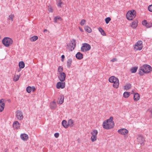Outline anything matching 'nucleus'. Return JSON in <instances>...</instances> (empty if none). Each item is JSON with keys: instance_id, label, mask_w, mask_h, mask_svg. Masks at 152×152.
Listing matches in <instances>:
<instances>
[{"instance_id": "f257e3e1", "label": "nucleus", "mask_w": 152, "mask_h": 152, "mask_svg": "<svg viewBox=\"0 0 152 152\" xmlns=\"http://www.w3.org/2000/svg\"><path fill=\"white\" fill-rule=\"evenodd\" d=\"M113 117H110V118L104 121L102 126L105 129H109L114 127L115 124L113 121Z\"/></svg>"}, {"instance_id": "f03ea898", "label": "nucleus", "mask_w": 152, "mask_h": 152, "mask_svg": "<svg viewBox=\"0 0 152 152\" xmlns=\"http://www.w3.org/2000/svg\"><path fill=\"white\" fill-rule=\"evenodd\" d=\"M109 81L111 83H113V86L114 88H117L119 85V81L118 78L115 76H112L109 79Z\"/></svg>"}, {"instance_id": "7ed1b4c3", "label": "nucleus", "mask_w": 152, "mask_h": 152, "mask_svg": "<svg viewBox=\"0 0 152 152\" xmlns=\"http://www.w3.org/2000/svg\"><path fill=\"white\" fill-rule=\"evenodd\" d=\"M140 69L145 73H148L152 71V68L149 65L145 64L141 67Z\"/></svg>"}, {"instance_id": "20e7f679", "label": "nucleus", "mask_w": 152, "mask_h": 152, "mask_svg": "<svg viewBox=\"0 0 152 152\" xmlns=\"http://www.w3.org/2000/svg\"><path fill=\"white\" fill-rule=\"evenodd\" d=\"M136 15V12L134 10L129 11L126 14V18L129 20H132Z\"/></svg>"}, {"instance_id": "39448f33", "label": "nucleus", "mask_w": 152, "mask_h": 152, "mask_svg": "<svg viewBox=\"0 0 152 152\" xmlns=\"http://www.w3.org/2000/svg\"><path fill=\"white\" fill-rule=\"evenodd\" d=\"M3 44L6 47H8L13 43L12 40L9 37H5L2 40Z\"/></svg>"}, {"instance_id": "423d86ee", "label": "nucleus", "mask_w": 152, "mask_h": 152, "mask_svg": "<svg viewBox=\"0 0 152 152\" xmlns=\"http://www.w3.org/2000/svg\"><path fill=\"white\" fill-rule=\"evenodd\" d=\"M76 45V41L73 39L71 41V43L67 45L66 48L68 49L70 51H72L75 47Z\"/></svg>"}, {"instance_id": "0eeeda50", "label": "nucleus", "mask_w": 152, "mask_h": 152, "mask_svg": "<svg viewBox=\"0 0 152 152\" xmlns=\"http://www.w3.org/2000/svg\"><path fill=\"white\" fill-rule=\"evenodd\" d=\"M91 48V46L89 44L85 43L83 44L81 48V50L83 52H86L90 50Z\"/></svg>"}, {"instance_id": "6e6552de", "label": "nucleus", "mask_w": 152, "mask_h": 152, "mask_svg": "<svg viewBox=\"0 0 152 152\" xmlns=\"http://www.w3.org/2000/svg\"><path fill=\"white\" fill-rule=\"evenodd\" d=\"M142 42L141 41H138L135 45L134 48L136 50H140L142 48Z\"/></svg>"}, {"instance_id": "1a4fd4ad", "label": "nucleus", "mask_w": 152, "mask_h": 152, "mask_svg": "<svg viewBox=\"0 0 152 152\" xmlns=\"http://www.w3.org/2000/svg\"><path fill=\"white\" fill-rule=\"evenodd\" d=\"M16 117L18 120H21L23 119V116L22 112L20 110L16 111Z\"/></svg>"}, {"instance_id": "9d476101", "label": "nucleus", "mask_w": 152, "mask_h": 152, "mask_svg": "<svg viewBox=\"0 0 152 152\" xmlns=\"http://www.w3.org/2000/svg\"><path fill=\"white\" fill-rule=\"evenodd\" d=\"M58 82L56 84V88L58 89L60 88H63L65 86V82Z\"/></svg>"}, {"instance_id": "9b49d317", "label": "nucleus", "mask_w": 152, "mask_h": 152, "mask_svg": "<svg viewBox=\"0 0 152 152\" xmlns=\"http://www.w3.org/2000/svg\"><path fill=\"white\" fill-rule=\"evenodd\" d=\"M58 78L60 80L61 82H64L65 79L66 75L65 73L62 72L60 73Z\"/></svg>"}, {"instance_id": "f8f14e48", "label": "nucleus", "mask_w": 152, "mask_h": 152, "mask_svg": "<svg viewBox=\"0 0 152 152\" xmlns=\"http://www.w3.org/2000/svg\"><path fill=\"white\" fill-rule=\"evenodd\" d=\"M138 142L140 143L141 145L143 144L145 141L144 138L141 135H139L137 137Z\"/></svg>"}, {"instance_id": "ddd939ff", "label": "nucleus", "mask_w": 152, "mask_h": 152, "mask_svg": "<svg viewBox=\"0 0 152 152\" xmlns=\"http://www.w3.org/2000/svg\"><path fill=\"white\" fill-rule=\"evenodd\" d=\"M118 133L122 135H124L127 134L128 132V130L125 129H122L118 130Z\"/></svg>"}, {"instance_id": "4468645a", "label": "nucleus", "mask_w": 152, "mask_h": 152, "mask_svg": "<svg viewBox=\"0 0 152 152\" xmlns=\"http://www.w3.org/2000/svg\"><path fill=\"white\" fill-rule=\"evenodd\" d=\"M2 100H3V99H2L0 100V112H2L4 110L5 104L2 101Z\"/></svg>"}, {"instance_id": "2eb2a0df", "label": "nucleus", "mask_w": 152, "mask_h": 152, "mask_svg": "<svg viewBox=\"0 0 152 152\" xmlns=\"http://www.w3.org/2000/svg\"><path fill=\"white\" fill-rule=\"evenodd\" d=\"M20 137L22 140L24 141L27 140L28 138V135L25 134H21L20 135Z\"/></svg>"}, {"instance_id": "dca6fc26", "label": "nucleus", "mask_w": 152, "mask_h": 152, "mask_svg": "<svg viewBox=\"0 0 152 152\" xmlns=\"http://www.w3.org/2000/svg\"><path fill=\"white\" fill-rule=\"evenodd\" d=\"M83 55L80 52H78L76 55V57L78 59L80 60L83 58Z\"/></svg>"}, {"instance_id": "f3484780", "label": "nucleus", "mask_w": 152, "mask_h": 152, "mask_svg": "<svg viewBox=\"0 0 152 152\" xmlns=\"http://www.w3.org/2000/svg\"><path fill=\"white\" fill-rule=\"evenodd\" d=\"M14 129H18L20 127V124L18 121H15L13 124Z\"/></svg>"}, {"instance_id": "a211bd4d", "label": "nucleus", "mask_w": 152, "mask_h": 152, "mask_svg": "<svg viewBox=\"0 0 152 152\" xmlns=\"http://www.w3.org/2000/svg\"><path fill=\"white\" fill-rule=\"evenodd\" d=\"M134 101H137L140 98V96L138 93H135L134 96Z\"/></svg>"}, {"instance_id": "6ab92c4d", "label": "nucleus", "mask_w": 152, "mask_h": 152, "mask_svg": "<svg viewBox=\"0 0 152 152\" xmlns=\"http://www.w3.org/2000/svg\"><path fill=\"white\" fill-rule=\"evenodd\" d=\"M50 108L52 109H55L56 107V102L53 101L50 103Z\"/></svg>"}, {"instance_id": "aec40b11", "label": "nucleus", "mask_w": 152, "mask_h": 152, "mask_svg": "<svg viewBox=\"0 0 152 152\" xmlns=\"http://www.w3.org/2000/svg\"><path fill=\"white\" fill-rule=\"evenodd\" d=\"M138 21L136 20L133 22L131 25V27L133 28H136L137 26Z\"/></svg>"}, {"instance_id": "412c9836", "label": "nucleus", "mask_w": 152, "mask_h": 152, "mask_svg": "<svg viewBox=\"0 0 152 152\" xmlns=\"http://www.w3.org/2000/svg\"><path fill=\"white\" fill-rule=\"evenodd\" d=\"M68 124L71 127H73L74 125V122L72 119H70L68 121Z\"/></svg>"}, {"instance_id": "4be33fe9", "label": "nucleus", "mask_w": 152, "mask_h": 152, "mask_svg": "<svg viewBox=\"0 0 152 152\" xmlns=\"http://www.w3.org/2000/svg\"><path fill=\"white\" fill-rule=\"evenodd\" d=\"M72 62V59L71 58L68 59L67 61V65L68 68H70L71 66Z\"/></svg>"}, {"instance_id": "5701e85b", "label": "nucleus", "mask_w": 152, "mask_h": 152, "mask_svg": "<svg viewBox=\"0 0 152 152\" xmlns=\"http://www.w3.org/2000/svg\"><path fill=\"white\" fill-rule=\"evenodd\" d=\"M64 96L62 95H61L60 96V100L58 103L60 104H62L64 102Z\"/></svg>"}, {"instance_id": "b1692460", "label": "nucleus", "mask_w": 152, "mask_h": 152, "mask_svg": "<svg viewBox=\"0 0 152 152\" xmlns=\"http://www.w3.org/2000/svg\"><path fill=\"white\" fill-rule=\"evenodd\" d=\"M62 124L63 126L65 128H67L69 126L68 124H67L66 121L65 120H63L62 121Z\"/></svg>"}, {"instance_id": "393cba45", "label": "nucleus", "mask_w": 152, "mask_h": 152, "mask_svg": "<svg viewBox=\"0 0 152 152\" xmlns=\"http://www.w3.org/2000/svg\"><path fill=\"white\" fill-rule=\"evenodd\" d=\"M98 133V132L97 130H94L91 132V134L92 135V136L97 137L96 135Z\"/></svg>"}, {"instance_id": "a878e982", "label": "nucleus", "mask_w": 152, "mask_h": 152, "mask_svg": "<svg viewBox=\"0 0 152 152\" xmlns=\"http://www.w3.org/2000/svg\"><path fill=\"white\" fill-rule=\"evenodd\" d=\"M137 69L138 67H132L130 69V71L132 73H135L137 71Z\"/></svg>"}, {"instance_id": "bb28decb", "label": "nucleus", "mask_w": 152, "mask_h": 152, "mask_svg": "<svg viewBox=\"0 0 152 152\" xmlns=\"http://www.w3.org/2000/svg\"><path fill=\"white\" fill-rule=\"evenodd\" d=\"M19 66L20 68H23L25 67V64L23 61H21L19 62Z\"/></svg>"}, {"instance_id": "cd10ccee", "label": "nucleus", "mask_w": 152, "mask_h": 152, "mask_svg": "<svg viewBox=\"0 0 152 152\" xmlns=\"http://www.w3.org/2000/svg\"><path fill=\"white\" fill-rule=\"evenodd\" d=\"M84 29L88 33H91L92 31V30L91 28L88 26H86L85 27Z\"/></svg>"}, {"instance_id": "c85d7f7f", "label": "nucleus", "mask_w": 152, "mask_h": 152, "mask_svg": "<svg viewBox=\"0 0 152 152\" xmlns=\"http://www.w3.org/2000/svg\"><path fill=\"white\" fill-rule=\"evenodd\" d=\"M38 39V37L37 36H34L30 38V40L31 42H34L36 41L37 39Z\"/></svg>"}, {"instance_id": "c756f323", "label": "nucleus", "mask_w": 152, "mask_h": 152, "mask_svg": "<svg viewBox=\"0 0 152 152\" xmlns=\"http://www.w3.org/2000/svg\"><path fill=\"white\" fill-rule=\"evenodd\" d=\"M130 95V92H125L123 94V96L125 98H128Z\"/></svg>"}, {"instance_id": "7c9ffc66", "label": "nucleus", "mask_w": 152, "mask_h": 152, "mask_svg": "<svg viewBox=\"0 0 152 152\" xmlns=\"http://www.w3.org/2000/svg\"><path fill=\"white\" fill-rule=\"evenodd\" d=\"M99 31L100 32L101 34L103 36L106 35V34L105 33L104 30L102 28H99Z\"/></svg>"}, {"instance_id": "2f4dec72", "label": "nucleus", "mask_w": 152, "mask_h": 152, "mask_svg": "<svg viewBox=\"0 0 152 152\" xmlns=\"http://www.w3.org/2000/svg\"><path fill=\"white\" fill-rule=\"evenodd\" d=\"M20 77V75H15L14 77V80L15 82L19 80Z\"/></svg>"}, {"instance_id": "473e14b6", "label": "nucleus", "mask_w": 152, "mask_h": 152, "mask_svg": "<svg viewBox=\"0 0 152 152\" xmlns=\"http://www.w3.org/2000/svg\"><path fill=\"white\" fill-rule=\"evenodd\" d=\"M131 87V85L130 84H128L125 85L124 86L125 89L127 90L129 89Z\"/></svg>"}, {"instance_id": "72a5a7b5", "label": "nucleus", "mask_w": 152, "mask_h": 152, "mask_svg": "<svg viewBox=\"0 0 152 152\" xmlns=\"http://www.w3.org/2000/svg\"><path fill=\"white\" fill-rule=\"evenodd\" d=\"M31 87L30 86H28L27 87L26 89V91L28 93H29L31 92Z\"/></svg>"}, {"instance_id": "f704fd0d", "label": "nucleus", "mask_w": 152, "mask_h": 152, "mask_svg": "<svg viewBox=\"0 0 152 152\" xmlns=\"http://www.w3.org/2000/svg\"><path fill=\"white\" fill-rule=\"evenodd\" d=\"M63 70V68L62 66H60L58 67V72H60V73H62Z\"/></svg>"}, {"instance_id": "c9c22d12", "label": "nucleus", "mask_w": 152, "mask_h": 152, "mask_svg": "<svg viewBox=\"0 0 152 152\" xmlns=\"http://www.w3.org/2000/svg\"><path fill=\"white\" fill-rule=\"evenodd\" d=\"M97 139V137H95L91 136V140L92 142H94L96 141Z\"/></svg>"}, {"instance_id": "e433bc0d", "label": "nucleus", "mask_w": 152, "mask_h": 152, "mask_svg": "<svg viewBox=\"0 0 152 152\" xmlns=\"http://www.w3.org/2000/svg\"><path fill=\"white\" fill-rule=\"evenodd\" d=\"M14 17V15L11 14L9 16V19L11 20L12 21H13Z\"/></svg>"}, {"instance_id": "4c0bfd02", "label": "nucleus", "mask_w": 152, "mask_h": 152, "mask_svg": "<svg viewBox=\"0 0 152 152\" xmlns=\"http://www.w3.org/2000/svg\"><path fill=\"white\" fill-rule=\"evenodd\" d=\"M111 18L110 17H107L105 18V21L106 22V23L107 24H108L109 22L110 21Z\"/></svg>"}, {"instance_id": "58836bf2", "label": "nucleus", "mask_w": 152, "mask_h": 152, "mask_svg": "<svg viewBox=\"0 0 152 152\" xmlns=\"http://www.w3.org/2000/svg\"><path fill=\"white\" fill-rule=\"evenodd\" d=\"M61 19V18L60 17L57 16L56 17L54 18V22L57 23L58 20H59Z\"/></svg>"}, {"instance_id": "ea45409f", "label": "nucleus", "mask_w": 152, "mask_h": 152, "mask_svg": "<svg viewBox=\"0 0 152 152\" xmlns=\"http://www.w3.org/2000/svg\"><path fill=\"white\" fill-rule=\"evenodd\" d=\"M142 24L145 26H146L147 24H148V23L147 22V21L146 20H144L142 22Z\"/></svg>"}, {"instance_id": "a19ab883", "label": "nucleus", "mask_w": 152, "mask_h": 152, "mask_svg": "<svg viewBox=\"0 0 152 152\" xmlns=\"http://www.w3.org/2000/svg\"><path fill=\"white\" fill-rule=\"evenodd\" d=\"M85 22H86V20H84V19L82 20H81V22L80 23L81 26H83L85 23Z\"/></svg>"}, {"instance_id": "79ce46f5", "label": "nucleus", "mask_w": 152, "mask_h": 152, "mask_svg": "<svg viewBox=\"0 0 152 152\" xmlns=\"http://www.w3.org/2000/svg\"><path fill=\"white\" fill-rule=\"evenodd\" d=\"M148 8L149 11L151 12H152V5H151L149 6Z\"/></svg>"}, {"instance_id": "37998d69", "label": "nucleus", "mask_w": 152, "mask_h": 152, "mask_svg": "<svg viewBox=\"0 0 152 152\" xmlns=\"http://www.w3.org/2000/svg\"><path fill=\"white\" fill-rule=\"evenodd\" d=\"M62 2L61 1H60L59 2H58V6L59 7H61V5L62 4Z\"/></svg>"}, {"instance_id": "c03bdc74", "label": "nucleus", "mask_w": 152, "mask_h": 152, "mask_svg": "<svg viewBox=\"0 0 152 152\" xmlns=\"http://www.w3.org/2000/svg\"><path fill=\"white\" fill-rule=\"evenodd\" d=\"M152 26V24L151 23H148V24H147V25H146V26L147 27V28H149V27H150L151 26Z\"/></svg>"}, {"instance_id": "a18cd8bd", "label": "nucleus", "mask_w": 152, "mask_h": 152, "mask_svg": "<svg viewBox=\"0 0 152 152\" xmlns=\"http://www.w3.org/2000/svg\"><path fill=\"white\" fill-rule=\"evenodd\" d=\"M140 71L139 72V74L140 75H143V72L142 71L140 70Z\"/></svg>"}, {"instance_id": "49530a36", "label": "nucleus", "mask_w": 152, "mask_h": 152, "mask_svg": "<svg viewBox=\"0 0 152 152\" xmlns=\"http://www.w3.org/2000/svg\"><path fill=\"white\" fill-rule=\"evenodd\" d=\"M59 136V134L58 133H56L54 134V136L56 138H57Z\"/></svg>"}, {"instance_id": "de8ad7c7", "label": "nucleus", "mask_w": 152, "mask_h": 152, "mask_svg": "<svg viewBox=\"0 0 152 152\" xmlns=\"http://www.w3.org/2000/svg\"><path fill=\"white\" fill-rule=\"evenodd\" d=\"M31 91H34L36 90V88L34 86H32L31 88Z\"/></svg>"}, {"instance_id": "09e8293b", "label": "nucleus", "mask_w": 152, "mask_h": 152, "mask_svg": "<svg viewBox=\"0 0 152 152\" xmlns=\"http://www.w3.org/2000/svg\"><path fill=\"white\" fill-rule=\"evenodd\" d=\"M61 61L62 62H63L64 61V59L65 58L64 55H62L61 56Z\"/></svg>"}, {"instance_id": "8fccbe9b", "label": "nucleus", "mask_w": 152, "mask_h": 152, "mask_svg": "<svg viewBox=\"0 0 152 152\" xmlns=\"http://www.w3.org/2000/svg\"><path fill=\"white\" fill-rule=\"evenodd\" d=\"M148 111L152 115V109H149L148 110Z\"/></svg>"}, {"instance_id": "3c124183", "label": "nucleus", "mask_w": 152, "mask_h": 152, "mask_svg": "<svg viewBox=\"0 0 152 152\" xmlns=\"http://www.w3.org/2000/svg\"><path fill=\"white\" fill-rule=\"evenodd\" d=\"M117 59L116 58H113V59H111V61L114 62L115 61H116Z\"/></svg>"}, {"instance_id": "603ef678", "label": "nucleus", "mask_w": 152, "mask_h": 152, "mask_svg": "<svg viewBox=\"0 0 152 152\" xmlns=\"http://www.w3.org/2000/svg\"><path fill=\"white\" fill-rule=\"evenodd\" d=\"M79 28L80 30V31H81L82 32L83 31V29H82V28H81V27H79Z\"/></svg>"}, {"instance_id": "864d4df0", "label": "nucleus", "mask_w": 152, "mask_h": 152, "mask_svg": "<svg viewBox=\"0 0 152 152\" xmlns=\"http://www.w3.org/2000/svg\"><path fill=\"white\" fill-rule=\"evenodd\" d=\"M47 31V30L46 29H45L44 30V32H45V31Z\"/></svg>"}]
</instances>
